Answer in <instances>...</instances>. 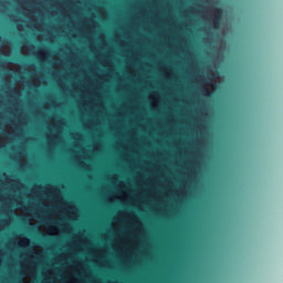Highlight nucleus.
<instances>
[{
    "label": "nucleus",
    "mask_w": 283,
    "mask_h": 283,
    "mask_svg": "<svg viewBox=\"0 0 283 283\" xmlns=\"http://www.w3.org/2000/svg\"><path fill=\"white\" fill-rule=\"evenodd\" d=\"M220 21H222V10L220 8H216L213 10V21H212V25L216 30L220 28Z\"/></svg>",
    "instance_id": "nucleus-1"
},
{
    "label": "nucleus",
    "mask_w": 283,
    "mask_h": 283,
    "mask_svg": "<svg viewBox=\"0 0 283 283\" xmlns=\"http://www.w3.org/2000/svg\"><path fill=\"white\" fill-rule=\"evenodd\" d=\"M205 92H208L207 88H205Z\"/></svg>",
    "instance_id": "nucleus-4"
},
{
    "label": "nucleus",
    "mask_w": 283,
    "mask_h": 283,
    "mask_svg": "<svg viewBox=\"0 0 283 283\" xmlns=\"http://www.w3.org/2000/svg\"><path fill=\"white\" fill-rule=\"evenodd\" d=\"M2 134H4V136H8V132H6V129H2Z\"/></svg>",
    "instance_id": "nucleus-2"
},
{
    "label": "nucleus",
    "mask_w": 283,
    "mask_h": 283,
    "mask_svg": "<svg viewBox=\"0 0 283 283\" xmlns=\"http://www.w3.org/2000/svg\"><path fill=\"white\" fill-rule=\"evenodd\" d=\"M208 81H212L211 77H208Z\"/></svg>",
    "instance_id": "nucleus-3"
}]
</instances>
